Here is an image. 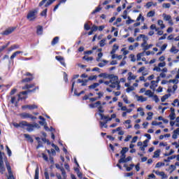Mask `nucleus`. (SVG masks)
<instances>
[{"instance_id":"obj_1","label":"nucleus","mask_w":179,"mask_h":179,"mask_svg":"<svg viewBox=\"0 0 179 179\" xmlns=\"http://www.w3.org/2000/svg\"><path fill=\"white\" fill-rule=\"evenodd\" d=\"M106 86H109L112 89H115L116 90H121V85H120V80H118V76H111L110 80L105 81L104 83Z\"/></svg>"},{"instance_id":"obj_2","label":"nucleus","mask_w":179,"mask_h":179,"mask_svg":"<svg viewBox=\"0 0 179 179\" xmlns=\"http://www.w3.org/2000/svg\"><path fill=\"white\" fill-rule=\"evenodd\" d=\"M38 13V11L37 10H29L27 15V19L29 22H34L36 19H37V15Z\"/></svg>"},{"instance_id":"obj_3","label":"nucleus","mask_w":179,"mask_h":179,"mask_svg":"<svg viewBox=\"0 0 179 179\" xmlns=\"http://www.w3.org/2000/svg\"><path fill=\"white\" fill-rule=\"evenodd\" d=\"M20 117L22 119V120H26V118H31V120H36L37 117L33 116L30 113H22L20 114Z\"/></svg>"},{"instance_id":"obj_4","label":"nucleus","mask_w":179,"mask_h":179,"mask_svg":"<svg viewBox=\"0 0 179 179\" xmlns=\"http://www.w3.org/2000/svg\"><path fill=\"white\" fill-rule=\"evenodd\" d=\"M6 166L7 167V170L8 173V179H15V177L13 176V173L12 172V169L10 168V165H9V162H6Z\"/></svg>"},{"instance_id":"obj_5","label":"nucleus","mask_w":179,"mask_h":179,"mask_svg":"<svg viewBox=\"0 0 179 179\" xmlns=\"http://www.w3.org/2000/svg\"><path fill=\"white\" fill-rule=\"evenodd\" d=\"M166 66V62H162L158 64L157 66H155L153 71H156V72H162L161 68H164Z\"/></svg>"},{"instance_id":"obj_6","label":"nucleus","mask_w":179,"mask_h":179,"mask_svg":"<svg viewBox=\"0 0 179 179\" xmlns=\"http://www.w3.org/2000/svg\"><path fill=\"white\" fill-rule=\"evenodd\" d=\"M2 155H3V153H1L0 151V173L3 174L5 172V166H3V157H2Z\"/></svg>"},{"instance_id":"obj_7","label":"nucleus","mask_w":179,"mask_h":179,"mask_svg":"<svg viewBox=\"0 0 179 179\" xmlns=\"http://www.w3.org/2000/svg\"><path fill=\"white\" fill-rule=\"evenodd\" d=\"M38 106L36 104H32V105H24L22 106V110H36V108H38Z\"/></svg>"},{"instance_id":"obj_8","label":"nucleus","mask_w":179,"mask_h":179,"mask_svg":"<svg viewBox=\"0 0 179 179\" xmlns=\"http://www.w3.org/2000/svg\"><path fill=\"white\" fill-rule=\"evenodd\" d=\"M15 31V28L13 27H10L7 29H6L3 32L1 33L3 36H8L11 33H13Z\"/></svg>"},{"instance_id":"obj_9","label":"nucleus","mask_w":179,"mask_h":179,"mask_svg":"<svg viewBox=\"0 0 179 179\" xmlns=\"http://www.w3.org/2000/svg\"><path fill=\"white\" fill-rule=\"evenodd\" d=\"M99 115L101 117V120L106 121V122L113 120V118L110 117L108 115L106 116L104 114L99 113Z\"/></svg>"},{"instance_id":"obj_10","label":"nucleus","mask_w":179,"mask_h":179,"mask_svg":"<svg viewBox=\"0 0 179 179\" xmlns=\"http://www.w3.org/2000/svg\"><path fill=\"white\" fill-rule=\"evenodd\" d=\"M55 59H57V61H59L61 65L64 66V68L66 67V64L65 63V59H64V57L61 56H56Z\"/></svg>"},{"instance_id":"obj_11","label":"nucleus","mask_w":179,"mask_h":179,"mask_svg":"<svg viewBox=\"0 0 179 179\" xmlns=\"http://www.w3.org/2000/svg\"><path fill=\"white\" fill-rule=\"evenodd\" d=\"M161 72L162 73L159 74V78H166V73H167V72H169V70L167 69V68L165 67L161 70Z\"/></svg>"},{"instance_id":"obj_12","label":"nucleus","mask_w":179,"mask_h":179,"mask_svg":"<svg viewBox=\"0 0 179 179\" xmlns=\"http://www.w3.org/2000/svg\"><path fill=\"white\" fill-rule=\"evenodd\" d=\"M101 102L100 101H96L94 103L89 105L90 108H99V106H101Z\"/></svg>"},{"instance_id":"obj_13","label":"nucleus","mask_w":179,"mask_h":179,"mask_svg":"<svg viewBox=\"0 0 179 179\" xmlns=\"http://www.w3.org/2000/svg\"><path fill=\"white\" fill-rule=\"evenodd\" d=\"M135 97L137 99V101H141V103H143V101H148V98L143 97V96H139L136 94Z\"/></svg>"},{"instance_id":"obj_14","label":"nucleus","mask_w":179,"mask_h":179,"mask_svg":"<svg viewBox=\"0 0 179 179\" xmlns=\"http://www.w3.org/2000/svg\"><path fill=\"white\" fill-rule=\"evenodd\" d=\"M136 79V76L134 75L132 72H129L128 73V77H127V80H135Z\"/></svg>"},{"instance_id":"obj_15","label":"nucleus","mask_w":179,"mask_h":179,"mask_svg":"<svg viewBox=\"0 0 179 179\" xmlns=\"http://www.w3.org/2000/svg\"><path fill=\"white\" fill-rule=\"evenodd\" d=\"M141 37H143V43H141V47H144L145 45H148V41L149 40V38H148V36H146V35H143L141 36Z\"/></svg>"},{"instance_id":"obj_16","label":"nucleus","mask_w":179,"mask_h":179,"mask_svg":"<svg viewBox=\"0 0 179 179\" xmlns=\"http://www.w3.org/2000/svg\"><path fill=\"white\" fill-rule=\"evenodd\" d=\"M124 167L126 169L127 171H131V170L135 167V164H131L129 165V166H128L127 164H124Z\"/></svg>"},{"instance_id":"obj_17","label":"nucleus","mask_w":179,"mask_h":179,"mask_svg":"<svg viewBox=\"0 0 179 179\" xmlns=\"http://www.w3.org/2000/svg\"><path fill=\"white\" fill-rule=\"evenodd\" d=\"M157 86V82H155V80L151 81V85L150 86V89L151 90H155Z\"/></svg>"},{"instance_id":"obj_18","label":"nucleus","mask_w":179,"mask_h":179,"mask_svg":"<svg viewBox=\"0 0 179 179\" xmlns=\"http://www.w3.org/2000/svg\"><path fill=\"white\" fill-rule=\"evenodd\" d=\"M143 48V51H148L150 48H152L153 47V44H150V45H144V46H141Z\"/></svg>"},{"instance_id":"obj_19","label":"nucleus","mask_w":179,"mask_h":179,"mask_svg":"<svg viewBox=\"0 0 179 179\" xmlns=\"http://www.w3.org/2000/svg\"><path fill=\"white\" fill-rule=\"evenodd\" d=\"M132 160L131 157H127V158H124V160L122 161V159L119 160V163H128V162H131Z\"/></svg>"},{"instance_id":"obj_20","label":"nucleus","mask_w":179,"mask_h":179,"mask_svg":"<svg viewBox=\"0 0 179 179\" xmlns=\"http://www.w3.org/2000/svg\"><path fill=\"white\" fill-rule=\"evenodd\" d=\"M162 16L164 17V20H166V22L171 20V15H166V13H164Z\"/></svg>"},{"instance_id":"obj_21","label":"nucleus","mask_w":179,"mask_h":179,"mask_svg":"<svg viewBox=\"0 0 179 179\" xmlns=\"http://www.w3.org/2000/svg\"><path fill=\"white\" fill-rule=\"evenodd\" d=\"M157 24H158V26H160V29H162V30L166 28V25H164V24L163 23V20H159L157 21Z\"/></svg>"},{"instance_id":"obj_22","label":"nucleus","mask_w":179,"mask_h":179,"mask_svg":"<svg viewBox=\"0 0 179 179\" xmlns=\"http://www.w3.org/2000/svg\"><path fill=\"white\" fill-rule=\"evenodd\" d=\"M27 127V131H28V132H31L33 131V129H34V125H33L31 124L28 123Z\"/></svg>"},{"instance_id":"obj_23","label":"nucleus","mask_w":179,"mask_h":179,"mask_svg":"<svg viewBox=\"0 0 179 179\" xmlns=\"http://www.w3.org/2000/svg\"><path fill=\"white\" fill-rule=\"evenodd\" d=\"M136 47H139L138 43H135L134 45H131L130 46H129V50L130 51H134V49L136 48Z\"/></svg>"},{"instance_id":"obj_24","label":"nucleus","mask_w":179,"mask_h":179,"mask_svg":"<svg viewBox=\"0 0 179 179\" xmlns=\"http://www.w3.org/2000/svg\"><path fill=\"white\" fill-rule=\"evenodd\" d=\"M19 54H23V52L22 51H16L10 56V59H13L15 57L19 55Z\"/></svg>"},{"instance_id":"obj_25","label":"nucleus","mask_w":179,"mask_h":179,"mask_svg":"<svg viewBox=\"0 0 179 179\" xmlns=\"http://www.w3.org/2000/svg\"><path fill=\"white\" fill-rule=\"evenodd\" d=\"M176 169L177 167H176L175 165L171 164L169 166V168L167 171H169L170 174H171V173H173Z\"/></svg>"},{"instance_id":"obj_26","label":"nucleus","mask_w":179,"mask_h":179,"mask_svg":"<svg viewBox=\"0 0 179 179\" xmlns=\"http://www.w3.org/2000/svg\"><path fill=\"white\" fill-rule=\"evenodd\" d=\"M171 96V94H165L164 95L162 99H161V101L162 103H164L166 101V100H167V99H169V97H170Z\"/></svg>"},{"instance_id":"obj_27","label":"nucleus","mask_w":179,"mask_h":179,"mask_svg":"<svg viewBox=\"0 0 179 179\" xmlns=\"http://www.w3.org/2000/svg\"><path fill=\"white\" fill-rule=\"evenodd\" d=\"M107 64H108V61L103 60L102 62H101L98 64V66H99V68H103V66H106V65H107Z\"/></svg>"},{"instance_id":"obj_28","label":"nucleus","mask_w":179,"mask_h":179,"mask_svg":"<svg viewBox=\"0 0 179 179\" xmlns=\"http://www.w3.org/2000/svg\"><path fill=\"white\" fill-rule=\"evenodd\" d=\"M160 150H157L156 151H155L154 152V155H153V158L154 159H157V157H159L160 156Z\"/></svg>"},{"instance_id":"obj_29","label":"nucleus","mask_w":179,"mask_h":179,"mask_svg":"<svg viewBox=\"0 0 179 179\" xmlns=\"http://www.w3.org/2000/svg\"><path fill=\"white\" fill-rule=\"evenodd\" d=\"M58 41H59V37L58 36L55 37L52 41V45H55V44L58 43Z\"/></svg>"},{"instance_id":"obj_30","label":"nucleus","mask_w":179,"mask_h":179,"mask_svg":"<svg viewBox=\"0 0 179 179\" xmlns=\"http://www.w3.org/2000/svg\"><path fill=\"white\" fill-rule=\"evenodd\" d=\"M34 86V84H29V85H26L24 87H22L23 90H26L27 89H32V87Z\"/></svg>"},{"instance_id":"obj_31","label":"nucleus","mask_w":179,"mask_h":179,"mask_svg":"<svg viewBox=\"0 0 179 179\" xmlns=\"http://www.w3.org/2000/svg\"><path fill=\"white\" fill-rule=\"evenodd\" d=\"M28 124L29 123L27 122H26V121H21L20 122V128H24V127H27Z\"/></svg>"},{"instance_id":"obj_32","label":"nucleus","mask_w":179,"mask_h":179,"mask_svg":"<svg viewBox=\"0 0 179 179\" xmlns=\"http://www.w3.org/2000/svg\"><path fill=\"white\" fill-rule=\"evenodd\" d=\"M55 1H57V0H49L45 4V8H48V6H50V5H52V3H54V2H55Z\"/></svg>"},{"instance_id":"obj_33","label":"nucleus","mask_w":179,"mask_h":179,"mask_svg":"<svg viewBox=\"0 0 179 179\" xmlns=\"http://www.w3.org/2000/svg\"><path fill=\"white\" fill-rule=\"evenodd\" d=\"M39 173H40V170L38 169V166H37L35 170L34 179H38Z\"/></svg>"},{"instance_id":"obj_34","label":"nucleus","mask_w":179,"mask_h":179,"mask_svg":"<svg viewBox=\"0 0 179 179\" xmlns=\"http://www.w3.org/2000/svg\"><path fill=\"white\" fill-rule=\"evenodd\" d=\"M36 33L37 34H39V35L43 34V27L38 26Z\"/></svg>"},{"instance_id":"obj_35","label":"nucleus","mask_w":179,"mask_h":179,"mask_svg":"<svg viewBox=\"0 0 179 179\" xmlns=\"http://www.w3.org/2000/svg\"><path fill=\"white\" fill-rule=\"evenodd\" d=\"M145 95L148 96V97H153V92H152L150 90H148L145 91Z\"/></svg>"},{"instance_id":"obj_36","label":"nucleus","mask_w":179,"mask_h":179,"mask_svg":"<svg viewBox=\"0 0 179 179\" xmlns=\"http://www.w3.org/2000/svg\"><path fill=\"white\" fill-rule=\"evenodd\" d=\"M34 79V77H29V78H26L22 80L23 83H28V82H31Z\"/></svg>"},{"instance_id":"obj_37","label":"nucleus","mask_w":179,"mask_h":179,"mask_svg":"<svg viewBox=\"0 0 179 179\" xmlns=\"http://www.w3.org/2000/svg\"><path fill=\"white\" fill-rule=\"evenodd\" d=\"M98 86H100V84L98 83H95L90 85L89 89H96V87H98Z\"/></svg>"},{"instance_id":"obj_38","label":"nucleus","mask_w":179,"mask_h":179,"mask_svg":"<svg viewBox=\"0 0 179 179\" xmlns=\"http://www.w3.org/2000/svg\"><path fill=\"white\" fill-rule=\"evenodd\" d=\"M99 124H100L101 128H107V122L106 120H105V122L100 121Z\"/></svg>"},{"instance_id":"obj_39","label":"nucleus","mask_w":179,"mask_h":179,"mask_svg":"<svg viewBox=\"0 0 179 179\" xmlns=\"http://www.w3.org/2000/svg\"><path fill=\"white\" fill-rule=\"evenodd\" d=\"M155 10H150V12H148L147 13V17H153V16H155Z\"/></svg>"},{"instance_id":"obj_40","label":"nucleus","mask_w":179,"mask_h":179,"mask_svg":"<svg viewBox=\"0 0 179 179\" xmlns=\"http://www.w3.org/2000/svg\"><path fill=\"white\" fill-rule=\"evenodd\" d=\"M134 90H135V87H134V86H130L126 89L127 93H131V92H134Z\"/></svg>"},{"instance_id":"obj_41","label":"nucleus","mask_w":179,"mask_h":179,"mask_svg":"<svg viewBox=\"0 0 179 179\" xmlns=\"http://www.w3.org/2000/svg\"><path fill=\"white\" fill-rule=\"evenodd\" d=\"M148 117H147L146 120H147V121H150V120H152V118L153 117V113L149 112V113H148Z\"/></svg>"},{"instance_id":"obj_42","label":"nucleus","mask_w":179,"mask_h":179,"mask_svg":"<svg viewBox=\"0 0 179 179\" xmlns=\"http://www.w3.org/2000/svg\"><path fill=\"white\" fill-rule=\"evenodd\" d=\"M106 41H107V39L104 38L102 39L100 42H99V45L100 47H104L106 45Z\"/></svg>"},{"instance_id":"obj_43","label":"nucleus","mask_w":179,"mask_h":179,"mask_svg":"<svg viewBox=\"0 0 179 179\" xmlns=\"http://www.w3.org/2000/svg\"><path fill=\"white\" fill-rule=\"evenodd\" d=\"M164 164H165L163 162H158L155 165V169H160V167H163V166H164Z\"/></svg>"},{"instance_id":"obj_44","label":"nucleus","mask_w":179,"mask_h":179,"mask_svg":"<svg viewBox=\"0 0 179 179\" xmlns=\"http://www.w3.org/2000/svg\"><path fill=\"white\" fill-rule=\"evenodd\" d=\"M171 52H173V54H177L178 52V49L176 48L175 46H172L170 50Z\"/></svg>"},{"instance_id":"obj_45","label":"nucleus","mask_w":179,"mask_h":179,"mask_svg":"<svg viewBox=\"0 0 179 179\" xmlns=\"http://www.w3.org/2000/svg\"><path fill=\"white\" fill-rule=\"evenodd\" d=\"M24 138H26L27 139H28L29 141V142H31V143H33V138H31V137L30 136V135L29 134H24Z\"/></svg>"},{"instance_id":"obj_46","label":"nucleus","mask_w":179,"mask_h":179,"mask_svg":"<svg viewBox=\"0 0 179 179\" xmlns=\"http://www.w3.org/2000/svg\"><path fill=\"white\" fill-rule=\"evenodd\" d=\"M31 92H36V88L32 90H29L27 91H23V92H21V94H24H24H29V93H30Z\"/></svg>"},{"instance_id":"obj_47","label":"nucleus","mask_w":179,"mask_h":179,"mask_svg":"<svg viewBox=\"0 0 179 179\" xmlns=\"http://www.w3.org/2000/svg\"><path fill=\"white\" fill-rule=\"evenodd\" d=\"M62 176H63V178L66 179V172H65V169H61Z\"/></svg>"},{"instance_id":"obj_48","label":"nucleus","mask_w":179,"mask_h":179,"mask_svg":"<svg viewBox=\"0 0 179 179\" xmlns=\"http://www.w3.org/2000/svg\"><path fill=\"white\" fill-rule=\"evenodd\" d=\"M170 6H171V4H170L169 3H164L162 4V8H164L165 9H169Z\"/></svg>"},{"instance_id":"obj_49","label":"nucleus","mask_w":179,"mask_h":179,"mask_svg":"<svg viewBox=\"0 0 179 179\" xmlns=\"http://www.w3.org/2000/svg\"><path fill=\"white\" fill-rule=\"evenodd\" d=\"M137 111L140 112V115H141V117H143V115H145V112H143V108H138L137 109Z\"/></svg>"},{"instance_id":"obj_50","label":"nucleus","mask_w":179,"mask_h":179,"mask_svg":"<svg viewBox=\"0 0 179 179\" xmlns=\"http://www.w3.org/2000/svg\"><path fill=\"white\" fill-rule=\"evenodd\" d=\"M17 48H19V45H13L8 49V51H13V50H16Z\"/></svg>"},{"instance_id":"obj_51","label":"nucleus","mask_w":179,"mask_h":179,"mask_svg":"<svg viewBox=\"0 0 179 179\" xmlns=\"http://www.w3.org/2000/svg\"><path fill=\"white\" fill-rule=\"evenodd\" d=\"M173 159H176V155H172V156L168 157L167 159H164V162L167 163V162H170V160H173Z\"/></svg>"},{"instance_id":"obj_52","label":"nucleus","mask_w":179,"mask_h":179,"mask_svg":"<svg viewBox=\"0 0 179 179\" xmlns=\"http://www.w3.org/2000/svg\"><path fill=\"white\" fill-rule=\"evenodd\" d=\"M150 30H155V31H157L159 30V28L156 27V24H153L150 27Z\"/></svg>"},{"instance_id":"obj_53","label":"nucleus","mask_w":179,"mask_h":179,"mask_svg":"<svg viewBox=\"0 0 179 179\" xmlns=\"http://www.w3.org/2000/svg\"><path fill=\"white\" fill-rule=\"evenodd\" d=\"M152 97L153 100L155 101V103H159V101H160V99H159V97L157 96V95H152Z\"/></svg>"},{"instance_id":"obj_54","label":"nucleus","mask_w":179,"mask_h":179,"mask_svg":"<svg viewBox=\"0 0 179 179\" xmlns=\"http://www.w3.org/2000/svg\"><path fill=\"white\" fill-rule=\"evenodd\" d=\"M98 110L99 112V114H103V113H104V110H103V105H101L98 107Z\"/></svg>"},{"instance_id":"obj_55","label":"nucleus","mask_w":179,"mask_h":179,"mask_svg":"<svg viewBox=\"0 0 179 179\" xmlns=\"http://www.w3.org/2000/svg\"><path fill=\"white\" fill-rule=\"evenodd\" d=\"M141 19L142 22L145 21V18L143 17V16H142V14H140L138 15V17L136 19V22H139V20H141Z\"/></svg>"},{"instance_id":"obj_56","label":"nucleus","mask_w":179,"mask_h":179,"mask_svg":"<svg viewBox=\"0 0 179 179\" xmlns=\"http://www.w3.org/2000/svg\"><path fill=\"white\" fill-rule=\"evenodd\" d=\"M169 118L171 121H173V120H176V113H171L169 115Z\"/></svg>"},{"instance_id":"obj_57","label":"nucleus","mask_w":179,"mask_h":179,"mask_svg":"<svg viewBox=\"0 0 179 179\" xmlns=\"http://www.w3.org/2000/svg\"><path fill=\"white\" fill-rule=\"evenodd\" d=\"M129 58L131 62H135V61H136V59L135 58V55H130Z\"/></svg>"},{"instance_id":"obj_58","label":"nucleus","mask_w":179,"mask_h":179,"mask_svg":"<svg viewBox=\"0 0 179 179\" xmlns=\"http://www.w3.org/2000/svg\"><path fill=\"white\" fill-rule=\"evenodd\" d=\"M128 150H129V148L124 147L122 148V150H121L120 153H127V152H128Z\"/></svg>"},{"instance_id":"obj_59","label":"nucleus","mask_w":179,"mask_h":179,"mask_svg":"<svg viewBox=\"0 0 179 179\" xmlns=\"http://www.w3.org/2000/svg\"><path fill=\"white\" fill-rule=\"evenodd\" d=\"M44 176L45 179H50V175L48 174V171H47V169L45 170Z\"/></svg>"},{"instance_id":"obj_60","label":"nucleus","mask_w":179,"mask_h":179,"mask_svg":"<svg viewBox=\"0 0 179 179\" xmlns=\"http://www.w3.org/2000/svg\"><path fill=\"white\" fill-rule=\"evenodd\" d=\"M162 122H157L156 121H152V125H154V126H157V125H162Z\"/></svg>"},{"instance_id":"obj_61","label":"nucleus","mask_w":179,"mask_h":179,"mask_svg":"<svg viewBox=\"0 0 179 179\" xmlns=\"http://www.w3.org/2000/svg\"><path fill=\"white\" fill-rule=\"evenodd\" d=\"M98 29H99V27L96 25H93L91 28V30L94 32V31H97Z\"/></svg>"},{"instance_id":"obj_62","label":"nucleus","mask_w":179,"mask_h":179,"mask_svg":"<svg viewBox=\"0 0 179 179\" xmlns=\"http://www.w3.org/2000/svg\"><path fill=\"white\" fill-rule=\"evenodd\" d=\"M105 28H106V26L101 25V26L98 27V30H99V31H103V30H104Z\"/></svg>"},{"instance_id":"obj_63","label":"nucleus","mask_w":179,"mask_h":179,"mask_svg":"<svg viewBox=\"0 0 179 179\" xmlns=\"http://www.w3.org/2000/svg\"><path fill=\"white\" fill-rule=\"evenodd\" d=\"M41 16H47V8H45V10H43L41 13Z\"/></svg>"},{"instance_id":"obj_64","label":"nucleus","mask_w":179,"mask_h":179,"mask_svg":"<svg viewBox=\"0 0 179 179\" xmlns=\"http://www.w3.org/2000/svg\"><path fill=\"white\" fill-rule=\"evenodd\" d=\"M102 57H103V53H102V52H99V53L98 54V58H96V61H97L98 62H99L100 58H101Z\"/></svg>"}]
</instances>
